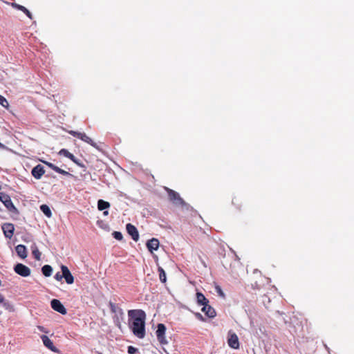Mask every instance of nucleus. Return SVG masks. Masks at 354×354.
Here are the masks:
<instances>
[{
	"mask_svg": "<svg viewBox=\"0 0 354 354\" xmlns=\"http://www.w3.org/2000/svg\"><path fill=\"white\" fill-rule=\"evenodd\" d=\"M129 326L133 334L140 339L145 337L146 313L141 309L128 311Z\"/></svg>",
	"mask_w": 354,
	"mask_h": 354,
	"instance_id": "f257e3e1",
	"label": "nucleus"
},
{
	"mask_svg": "<svg viewBox=\"0 0 354 354\" xmlns=\"http://www.w3.org/2000/svg\"><path fill=\"white\" fill-rule=\"evenodd\" d=\"M165 191L167 192L169 197V200L175 205V206H181L183 208L186 210H190L192 209L191 205L187 203L183 198H182L180 194L176 191L169 189L168 187H165Z\"/></svg>",
	"mask_w": 354,
	"mask_h": 354,
	"instance_id": "f03ea898",
	"label": "nucleus"
},
{
	"mask_svg": "<svg viewBox=\"0 0 354 354\" xmlns=\"http://www.w3.org/2000/svg\"><path fill=\"white\" fill-rule=\"evenodd\" d=\"M0 201L3 203L5 207L9 212L13 214L18 216L19 212L16 207L14 205L10 196L4 192H0Z\"/></svg>",
	"mask_w": 354,
	"mask_h": 354,
	"instance_id": "7ed1b4c3",
	"label": "nucleus"
},
{
	"mask_svg": "<svg viewBox=\"0 0 354 354\" xmlns=\"http://www.w3.org/2000/svg\"><path fill=\"white\" fill-rule=\"evenodd\" d=\"M167 328L164 324H158L157 325V330L156 331V335L157 337L158 341L160 342L162 345H165L168 344V341L166 339L165 337V333H166Z\"/></svg>",
	"mask_w": 354,
	"mask_h": 354,
	"instance_id": "20e7f679",
	"label": "nucleus"
},
{
	"mask_svg": "<svg viewBox=\"0 0 354 354\" xmlns=\"http://www.w3.org/2000/svg\"><path fill=\"white\" fill-rule=\"evenodd\" d=\"M14 271L23 277H27L30 275L31 270L26 265L21 263H17L13 268Z\"/></svg>",
	"mask_w": 354,
	"mask_h": 354,
	"instance_id": "39448f33",
	"label": "nucleus"
},
{
	"mask_svg": "<svg viewBox=\"0 0 354 354\" xmlns=\"http://www.w3.org/2000/svg\"><path fill=\"white\" fill-rule=\"evenodd\" d=\"M50 306L55 311H57L63 315L67 313V310L63 304L57 299H53L50 301Z\"/></svg>",
	"mask_w": 354,
	"mask_h": 354,
	"instance_id": "423d86ee",
	"label": "nucleus"
},
{
	"mask_svg": "<svg viewBox=\"0 0 354 354\" xmlns=\"http://www.w3.org/2000/svg\"><path fill=\"white\" fill-rule=\"evenodd\" d=\"M63 279H65L67 284H72L74 282V277L66 266H61Z\"/></svg>",
	"mask_w": 354,
	"mask_h": 354,
	"instance_id": "0eeeda50",
	"label": "nucleus"
},
{
	"mask_svg": "<svg viewBox=\"0 0 354 354\" xmlns=\"http://www.w3.org/2000/svg\"><path fill=\"white\" fill-rule=\"evenodd\" d=\"M227 344L232 348L238 349L239 348V341L236 333L230 332L229 333Z\"/></svg>",
	"mask_w": 354,
	"mask_h": 354,
	"instance_id": "6e6552de",
	"label": "nucleus"
},
{
	"mask_svg": "<svg viewBox=\"0 0 354 354\" xmlns=\"http://www.w3.org/2000/svg\"><path fill=\"white\" fill-rule=\"evenodd\" d=\"M126 230L129 236H131V239L138 241L139 240V233L137 228L132 225L131 223H127L126 225Z\"/></svg>",
	"mask_w": 354,
	"mask_h": 354,
	"instance_id": "1a4fd4ad",
	"label": "nucleus"
},
{
	"mask_svg": "<svg viewBox=\"0 0 354 354\" xmlns=\"http://www.w3.org/2000/svg\"><path fill=\"white\" fill-rule=\"evenodd\" d=\"M1 228L6 238L11 239L12 237L15 230L13 224L10 223H3L1 226Z\"/></svg>",
	"mask_w": 354,
	"mask_h": 354,
	"instance_id": "9d476101",
	"label": "nucleus"
},
{
	"mask_svg": "<svg viewBox=\"0 0 354 354\" xmlns=\"http://www.w3.org/2000/svg\"><path fill=\"white\" fill-rule=\"evenodd\" d=\"M44 173V167L40 164L35 166L31 170V174L37 180L41 179Z\"/></svg>",
	"mask_w": 354,
	"mask_h": 354,
	"instance_id": "9b49d317",
	"label": "nucleus"
},
{
	"mask_svg": "<svg viewBox=\"0 0 354 354\" xmlns=\"http://www.w3.org/2000/svg\"><path fill=\"white\" fill-rule=\"evenodd\" d=\"M41 339L44 345L53 352L57 353L59 350L54 346L52 340L46 335H43L41 336Z\"/></svg>",
	"mask_w": 354,
	"mask_h": 354,
	"instance_id": "f8f14e48",
	"label": "nucleus"
},
{
	"mask_svg": "<svg viewBox=\"0 0 354 354\" xmlns=\"http://www.w3.org/2000/svg\"><path fill=\"white\" fill-rule=\"evenodd\" d=\"M160 242L158 239L152 238L147 241L146 246L148 250L152 253L153 251L158 250Z\"/></svg>",
	"mask_w": 354,
	"mask_h": 354,
	"instance_id": "ddd939ff",
	"label": "nucleus"
},
{
	"mask_svg": "<svg viewBox=\"0 0 354 354\" xmlns=\"http://www.w3.org/2000/svg\"><path fill=\"white\" fill-rule=\"evenodd\" d=\"M202 312L205 313V315L210 319L214 318L216 315V310L213 307L207 304V306H203L201 309Z\"/></svg>",
	"mask_w": 354,
	"mask_h": 354,
	"instance_id": "4468645a",
	"label": "nucleus"
},
{
	"mask_svg": "<svg viewBox=\"0 0 354 354\" xmlns=\"http://www.w3.org/2000/svg\"><path fill=\"white\" fill-rule=\"evenodd\" d=\"M79 139H80L81 140L91 145V146H93V147H95V149H97V150L99 151H101V149L100 148V147L97 145V143H95V142H93V140L89 138L88 136H86V134L85 133H80L79 138Z\"/></svg>",
	"mask_w": 354,
	"mask_h": 354,
	"instance_id": "2eb2a0df",
	"label": "nucleus"
},
{
	"mask_svg": "<svg viewBox=\"0 0 354 354\" xmlns=\"http://www.w3.org/2000/svg\"><path fill=\"white\" fill-rule=\"evenodd\" d=\"M109 306L111 313H118L121 317V319H124V314L123 310L121 308L117 306L114 303H113L111 301L109 302Z\"/></svg>",
	"mask_w": 354,
	"mask_h": 354,
	"instance_id": "dca6fc26",
	"label": "nucleus"
},
{
	"mask_svg": "<svg viewBox=\"0 0 354 354\" xmlns=\"http://www.w3.org/2000/svg\"><path fill=\"white\" fill-rule=\"evenodd\" d=\"M15 250L17 255L21 259H25L27 257V249L24 245L19 244L17 245Z\"/></svg>",
	"mask_w": 354,
	"mask_h": 354,
	"instance_id": "f3484780",
	"label": "nucleus"
},
{
	"mask_svg": "<svg viewBox=\"0 0 354 354\" xmlns=\"http://www.w3.org/2000/svg\"><path fill=\"white\" fill-rule=\"evenodd\" d=\"M196 302L198 305L204 306H207L209 304V300L205 297V296L201 292H196Z\"/></svg>",
	"mask_w": 354,
	"mask_h": 354,
	"instance_id": "a211bd4d",
	"label": "nucleus"
},
{
	"mask_svg": "<svg viewBox=\"0 0 354 354\" xmlns=\"http://www.w3.org/2000/svg\"><path fill=\"white\" fill-rule=\"evenodd\" d=\"M12 6L19 10H21V12H23L29 19H32V13L24 6L19 5L17 3H12Z\"/></svg>",
	"mask_w": 354,
	"mask_h": 354,
	"instance_id": "6ab92c4d",
	"label": "nucleus"
},
{
	"mask_svg": "<svg viewBox=\"0 0 354 354\" xmlns=\"http://www.w3.org/2000/svg\"><path fill=\"white\" fill-rule=\"evenodd\" d=\"M110 205H111L108 201H104L102 199H99L97 201V208L100 211L109 209Z\"/></svg>",
	"mask_w": 354,
	"mask_h": 354,
	"instance_id": "aec40b11",
	"label": "nucleus"
},
{
	"mask_svg": "<svg viewBox=\"0 0 354 354\" xmlns=\"http://www.w3.org/2000/svg\"><path fill=\"white\" fill-rule=\"evenodd\" d=\"M2 304L3 308L9 312H14L15 308L12 303L8 300H6L4 297H3V301H0Z\"/></svg>",
	"mask_w": 354,
	"mask_h": 354,
	"instance_id": "412c9836",
	"label": "nucleus"
},
{
	"mask_svg": "<svg viewBox=\"0 0 354 354\" xmlns=\"http://www.w3.org/2000/svg\"><path fill=\"white\" fill-rule=\"evenodd\" d=\"M40 210L48 218H50L52 216V212L48 205L46 204L40 205Z\"/></svg>",
	"mask_w": 354,
	"mask_h": 354,
	"instance_id": "4be33fe9",
	"label": "nucleus"
},
{
	"mask_svg": "<svg viewBox=\"0 0 354 354\" xmlns=\"http://www.w3.org/2000/svg\"><path fill=\"white\" fill-rule=\"evenodd\" d=\"M41 272L46 277L51 276L53 273L52 266L50 265H44L41 268Z\"/></svg>",
	"mask_w": 354,
	"mask_h": 354,
	"instance_id": "5701e85b",
	"label": "nucleus"
},
{
	"mask_svg": "<svg viewBox=\"0 0 354 354\" xmlns=\"http://www.w3.org/2000/svg\"><path fill=\"white\" fill-rule=\"evenodd\" d=\"M59 154L60 156H64L68 158H69L71 160H73V158L75 157L73 153H70L67 149H62L59 151Z\"/></svg>",
	"mask_w": 354,
	"mask_h": 354,
	"instance_id": "b1692460",
	"label": "nucleus"
},
{
	"mask_svg": "<svg viewBox=\"0 0 354 354\" xmlns=\"http://www.w3.org/2000/svg\"><path fill=\"white\" fill-rule=\"evenodd\" d=\"M158 272H159L160 281L162 283H165L166 281H167V277H166L165 271L164 270V269L162 267H158Z\"/></svg>",
	"mask_w": 354,
	"mask_h": 354,
	"instance_id": "393cba45",
	"label": "nucleus"
},
{
	"mask_svg": "<svg viewBox=\"0 0 354 354\" xmlns=\"http://www.w3.org/2000/svg\"><path fill=\"white\" fill-rule=\"evenodd\" d=\"M115 316L113 317V322L115 325L120 330H122V325L121 322L123 321V319H121V317L118 313H115Z\"/></svg>",
	"mask_w": 354,
	"mask_h": 354,
	"instance_id": "a878e982",
	"label": "nucleus"
},
{
	"mask_svg": "<svg viewBox=\"0 0 354 354\" xmlns=\"http://www.w3.org/2000/svg\"><path fill=\"white\" fill-rule=\"evenodd\" d=\"M32 253L35 259L38 261L40 260L41 252H39L37 246L34 245V247H32Z\"/></svg>",
	"mask_w": 354,
	"mask_h": 354,
	"instance_id": "bb28decb",
	"label": "nucleus"
},
{
	"mask_svg": "<svg viewBox=\"0 0 354 354\" xmlns=\"http://www.w3.org/2000/svg\"><path fill=\"white\" fill-rule=\"evenodd\" d=\"M72 161L75 165H77L78 167L82 168L84 171H86V165L82 162H81L79 159H77L76 157H75Z\"/></svg>",
	"mask_w": 354,
	"mask_h": 354,
	"instance_id": "cd10ccee",
	"label": "nucleus"
},
{
	"mask_svg": "<svg viewBox=\"0 0 354 354\" xmlns=\"http://www.w3.org/2000/svg\"><path fill=\"white\" fill-rule=\"evenodd\" d=\"M112 236L113 237L118 240V241H122L123 239V235L120 232H118V231H114L113 233H112Z\"/></svg>",
	"mask_w": 354,
	"mask_h": 354,
	"instance_id": "c85d7f7f",
	"label": "nucleus"
},
{
	"mask_svg": "<svg viewBox=\"0 0 354 354\" xmlns=\"http://www.w3.org/2000/svg\"><path fill=\"white\" fill-rule=\"evenodd\" d=\"M57 173L58 174H62L64 176H69V177H73L74 176L71 174H70L69 172L59 168L58 167V168H57V171H56Z\"/></svg>",
	"mask_w": 354,
	"mask_h": 354,
	"instance_id": "c756f323",
	"label": "nucleus"
},
{
	"mask_svg": "<svg viewBox=\"0 0 354 354\" xmlns=\"http://www.w3.org/2000/svg\"><path fill=\"white\" fill-rule=\"evenodd\" d=\"M0 104L4 108H8L9 106L7 100L1 95H0Z\"/></svg>",
	"mask_w": 354,
	"mask_h": 354,
	"instance_id": "7c9ffc66",
	"label": "nucleus"
},
{
	"mask_svg": "<svg viewBox=\"0 0 354 354\" xmlns=\"http://www.w3.org/2000/svg\"><path fill=\"white\" fill-rule=\"evenodd\" d=\"M41 162L43 163H44L46 165H47L49 168L52 169L53 170H54L56 172L57 168H58L57 166H56L55 165L53 164L52 162H50L48 161L41 160Z\"/></svg>",
	"mask_w": 354,
	"mask_h": 354,
	"instance_id": "2f4dec72",
	"label": "nucleus"
},
{
	"mask_svg": "<svg viewBox=\"0 0 354 354\" xmlns=\"http://www.w3.org/2000/svg\"><path fill=\"white\" fill-rule=\"evenodd\" d=\"M127 353L129 354H136L138 353V349L133 346H129L127 347Z\"/></svg>",
	"mask_w": 354,
	"mask_h": 354,
	"instance_id": "473e14b6",
	"label": "nucleus"
},
{
	"mask_svg": "<svg viewBox=\"0 0 354 354\" xmlns=\"http://www.w3.org/2000/svg\"><path fill=\"white\" fill-rule=\"evenodd\" d=\"M215 290H216V292H217V294L221 297H225V293L223 292L222 288L219 286H216L215 287Z\"/></svg>",
	"mask_w": 354,
	"mask_h": 354,
	"instance_id": "72a5a7b5",
	"label": "nucleus"
},
{
	"mask_svg": "<svg viewBox=\"0 0 354 354\" xmlns=\"http://www.w3.org/2000/svg\"><path fill=\"white\" fill-rule=\"evenodd\" d=\"M194 314L197 319L201 322H206V319L200 313H194Z\"/></svg>",
	"mask_w": 354,
	"mask_h": 354,
	"instance_id": "f704fd0d",
	"label": "nucleus"
},
{
	"mask_svg": "<svg viewBox=\"0 0 354 354\" xmlns=\"http://www.w3.org/2000/svg\"><path fill=\"white\" fill-rule=\"evenodd\" d=\"M54 278L57 280V281H61L62 279H63V276H62V272L60 273V272H57L55 276H54Z\"/></svg>",
	"mask_w": 354,
	"mask_h": 354,
	"instance_id": "c9c22d12",
	"label": "nucleus"
},
{
	"mask_svg": "<svg viewBox=\"0 0 354 354\" xmlns=\"http://www.w3.org/2000/svg\"><path fill=\"white\" fill-rule=\"evenodd\" d=\"M69 133H70L71 136H73L76 137V138H79V136H80V133H81V132L75 131H69Z\"/></svg>",
	"mask_w": 354,
	"mask_h": 354,
	"instance_id": "e433bc0d",
	"label": "nucleus"
},
{
	"mask_svg": "<svg viewBox=\"0 0 354 354\" xmlns=\"http://www.w3.org/2000/svg\"><path fill=\"white\" fill-rule=\"evenodd\" d=\"M103 214H104V216H107V215L109 214V212H108V210H107V209L104 210Z\"/></svg>",
	"mask_w": 354,
	"mask_h": 354,
	"instance_id": "4c0bfd02",
	"label": "nucleus"
},
{
	"mask_svg": "<svg viewBox=\"0 0 354 354\" xmlns=\"http://www.w3.org/2000/svg\"><path fill=\"white\" fill-rule=\"evenodd\" d=\"M6 148V146L2 144L1 142H0V149H5Z\"/></svg>",
	"mask_w": 354,
	"mask_h": 354,
	"instance_id": "58836bf2",
	"label": "nucleus"
},
{
	"mask_svg": "<svg viewBox=\"0 0 354 354\" xmlns=\"http://www.w3.org/2000/svg\"><path fill=\"white\" fill-rule=\"evenodd\" d=\"M3 296L1 294H0V301H3Z\"/></svg>",
	"mask_w": 354,
	"mask_h": 354,
	"instance_id": "ea45409f",
	"label": "nucleus"
},
{
	"mask_svg": "<svg viewBox=\"0 0 354 354\" xmlns=\"http://www.w3.org/2000/svg\"><path fill=\"white\" fill-rule=\"evenodd\" d=\"M325 348L329 351V348L326 345H325Z\"/></svg>",
	"mask_w": 354,
	"mask_h": 354,
	"instance_id": "a19ab883",
	"label": "nucleus"
},
{
	"mask_svg": "<svg viewBox=\"0 0 354 354\" xmlns=\"http://www.w3.org/2000/svg\"><path fill=\"white\" fill-rule=\"evenodd\" d=\"M95 354H103V353H100V352L97 351V352H95Z\"/></svg>",
	"mask_w": 354,
	"mask_h": 354,
	"instance_id": "79ce46f5",
	"label": "nucleus"
},
{
	"mask_svg": "<svg viewBox=\"0 0 354 354\" xmlns=\"http://www.w3.org/2000/svg\"><path fill=\"white\" fill-rule=\"evenodd\" d=\"M39 328H40V330H41V331H43V326H41V327H39Z\"/></svg>",
	"mask_w": 354,
	"mask_h": 354,
	"instance_id": "37998d69",
	"label": "nucleus"
},
{
	"mask_svg": "<svg viewBox=\"0 0 354 354\" xmlns=\"http://www.w3.org/2000/svg\"><path fill=\"white\" fill-rule=\"evenodd\" d=\"M39 328H40V330H41V331H43V326H41V327H39Z\"/></svg>",
	"mask_w": 354,
	"mask_h": 354,
	"instance_id": "c03bdc74",
	"label": "nucleus"
},
{
	"mask_svg": "<svg viewBox=\"0 0 354 354\" xmlns=\"http://www.w3.org/2000/svg\"><path fill=\"white\" fill-rule=\"evenodd\" d=\"M39 328H40V330H41V331H43V326H41V327H39Z\"/></svg>",
	"mask_w": 354,
	"mask_h": 354,
	"instance_id": "a18cd8bd",
	"label": "nucleus"
},
{
	"mask_svg": "<svg viewBox=\"0 0 354 354\" xmlns=\"http://www.w3.org/2000/svg\"><path fill=\"white\" fill-rule=\"evenodd\" d=\"M39 328H40V330H41V331H43V326H41V327H39Z\"/></svg>",
	"mask_w": 354,
	"mask_h": 354,
	"instance_id": "49530a36",
	"label": "nucleus"
},
{
	"mask_svg": "<svg viewBox=\"0 0 354 354\" xmlns=\"http://www.w3.org/2000/svg\"><path fill=\"white\" fill-rule=\"evenodd\" d=\"M276 313H277L279 315L280 314L279 311H277Z\"/></svg>",
	"mask_w": 354,
	"mask_h": 354,
	"instance_id": "de8ad7c7",
	"label": "nucleus"
}]
</instances>
